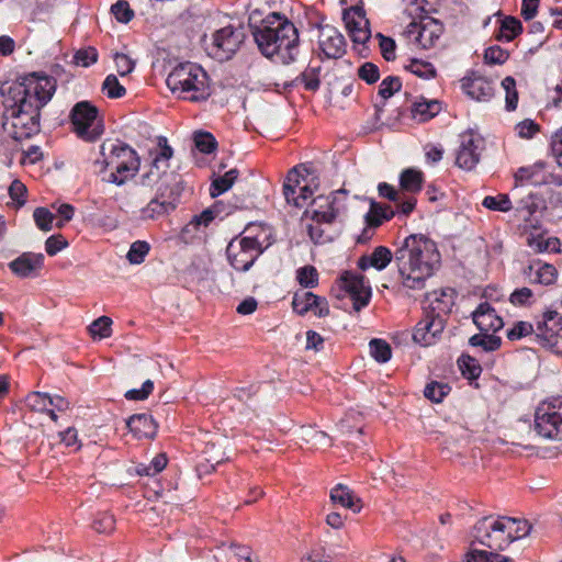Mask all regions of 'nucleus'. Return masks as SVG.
I'll list each match as a JSON object with an SVG mask.
<instances>
[{"label":"nucleus","mask_w":562,"mask_h":562,"mask_svg":"<svg viewBox=\"0 0 562 562\" xmlns=\"http://www.w3.org/2000/svg\"><path fill=\"white\" fill-rule=\"evenodd\" d=\"M473 322L481 331H497L504 323L495 313V310L488 303H481L473 312Z\"/></svg>","instance_id":"nucleus-24"},{"label":"nucleus","mask_w":562,"mask_h":562,"mask_svg":"<svg viewBox=\"0 0 562 562\" xmlns=\"http://www.w3.org/2000/svg\"><path fill=\"white\" fill-rule=\"evenodd\" d=\"M535 430L547 439L562 440V397L541 402L535 412Z\"/></svg>","instance_id":"nucleus-7"},{"label":"nucleus","mask_w":562,"mask_h":562,"mask_svg":"<svg viewBox=\"0 0 562 562\" xmlns=\"http://www.w3.org/2000/svg\"><path fill=\"white\" fill-rule=\"evenodd\" d=\"M99 111L89 101H80L70 111V122L75 133L83 140L94 142L103 133V127L98 122Z\"/></svg>","instance_id":"nucleus-8"},{"label":"nucleus","mask_w":562,"mask_h":562,"mask_svg":"<svg viewBox=\"0 0 562 562\" xmlns=\"http://www.w3.org/2000/svg\"><path fill=\"white\" fill-rule=\"evenodd\" d=\"M245 37L243 27H234L232 25L222 27L213 34V42L209 47V54L220 61L228 60L239 49Z\"/></svg>","instance_id":"nucleus-10"},{"label":"nucleus","mask_w":562,"mask_h":562,"mask_svg":"<svg viewBox=\"0 0 562 562\" xmlns=\"http://www.w3.org/2000/svg\"><path fill=\"white\" fill-rule=\"evenodd\" d=\"M128 430L137 439H153L157 434L158 425L154 418L147 414H135L126 420Z\"/></svg>","instance_id":"nucleus-25"},{"label":"nucleus","mask_w":562,"mask_h":562,"mask_svg":"<svg viewBox=\"0 0 562 562\" xmlns=\"http://www.w3.org/2000/svg\"><path fill=\"white\" fill-rule=\"evenodd\" d=\"M172 211L173 209L171 207L170 202L161 201L155 195L150 199L146 206L140 209L139 217L143 221H156L168 215Z\"/></svg>","instance_id":"nucleus-29"},{"label":"nucleus","mask_w":562,"mask_h":562,"mask_svg":"<svg viewBox=\"0 0 562 562\" xmlns=\"http://www.w3.org/2000/svg\"><path fill=\"white\" fill-rule=\"evenodd\" d=\"M469 342L471 346L481 347L485 351H494L501 347L502 340L495 335L477 334L473 335Z\"/></svg>","instance_id":"nucleus-39"},{"label":"nucleus","mask_w":562,"mask_h":562,"mask_svg":"<svg viewBox=\"0 0 562 562\" xmlns=\"http://www.w3.org/2000/svg\"><path fill=\"white\" fill-rule=\"evenodd\" d=\"M358 77L368 85H373L380 79V71L375 64L367 61L359 67Z\"/></svg>","instance_id":"nucleus-56"},{"label":"nucleus","mask_w":562,"mask_h":562,"mask_svg":"<svg viewBox=\"0 0 562 562\" xmlns=\"http://www.w3.org/2000/svg\"><path fill=\"white\" fill-rule=\"evenodd\" d=\"M379 37V46L381 49V54L383 58L387 61H392L395 59V41L391 37L384 36L381 33L376 35Z\"/></svg>","instance_id":"nucleus-59"},{"label":"nucleus","mask_w":562,"mask_h":562,"mask_svg":"<svg viewBox=\"0 0 562 562\" xmlns=\"http://www.w3.org/2000/svg\"><path fill=\"white\" fill-rule=\"evenodd\" d=\"M168 88L190 101L206 100L211 92L207 74L196 64L177 65L166 79Z\"/></svg>","instance_id":"nucleus-5"},{"label":"nucleus","mask_w":562,"mask_h":562,"mask_svg":"<svg viewBox=\"0 0 562 562\" xmlns=\"http://www.w3.org/2000/svg\"><path fill=\"white\" fill-rule=\"evenodd\" d=\"M301 436L305 441L312 442L315 446H325L328 441V437L324 431L315 430L311 427H303Z\"/></svg>","instance_id":"nucleus-61"},{"label":"nucleus","mask_w":562,"mask_h":562,"mask_svg":"<svg viewBox=\"0 0 562 562\" xmlns=\"http://www.w3.org/2000/svg\"><path fill=\"white\" fill-rule=\"evenodd\" d=\"M292 306L299 315L313 312L318 317L329 314V306L325 297L318 296L308 291H297L293 295Z\"/></svg>","instance_id":"nucleus-20"},{"label":"nucleus","mask_w":562,"mask_h":562,"mask_svg":"<svg viewBox=\"0 0 562 562\" xmlns=\"http://www.w3.org/2000/svg\"><path fill=\"white\" fill-rule=\"evenodd\" d=\"M513 522L509 521V517L501 516L493 518V526L495 527V537L502 542V551L505 550L513 541L510 536V526Z\"/></svg>","instance_id":"nucleus-38"},{"label":"nucleus","mask_w":562,"mask_h":562,"mask_svg":"<svg viewBox=\"0 0 562 562\" xmlns=\"http://www.w3.org/2000/svg\"><path fill=\"white\" fill-rule=\"evenodd\" d=\"M557 269L549 263H537L536 277L532 282L549 285L555 281Z\"/></svg>","instance_id":"nucleus-45"},{"label":"nucleus","mask_w":562,"mask_h":562,"mask_svg":"<svg viewBox=\"0 0 562 562\" xmlns=\"http://www.w3.org/2000/svg\"><path fill=\"white\" fill-rule=\"evenodd\" d=\"M394 260V252L385 246H378L370 256H362L358 261L361 270L372 267L379 271L385 269Z\"/></svg>","instance_id":"nucleus-28"},{"label":"nucleus","mask_w":562,"mask_h":562,"mask_svg":"<svg viewBox=\"0 0 562 562\" xmlns=\"http://www.w3.org/2000/svg\"><path fill=\"white\" fill-rule=\"evenodd\" d=\"M44 255L23 252L9 263L10 270L19 278H34L44 265Z\"/></svg>","instance_id":"nucleus-23"},{"label":"nucleus","mask_w":562,"mask_h":562,"mask_svg":"<svg viewBox=\"0 0 562 562\" xmlns=\"http://www.w3.org/2000/svg\"><path fill=\"white\" fill-rule=\"evenodd\" d=\"M55 88L53 78L36 72L9 88L13 102L9 133L13 139L23 140L40 132L41 109L52 99Z\"/></svg>","instance_id":"nucleus-1"},{"label":"nucleus","mask_w":562,"mask_h":562,"mask_svg":"<svg viewBox=\"0 0 562 562\" xmlns=\"http://www.w3.org/2000/svg\"><path fill=\"white\" fill-rule=\"evenodd\" d=\"M394 211L390 206H382L372 202L369 212L366 214V222L370 227L380 226L383 221L390 220Z\"/></svg>","instance_id":"nucleus-35"},{"label":"nucleus","mask_w":562,"mask_h":562,"mask_svg":"<svg viewBox=\"0 0 562 562\" xmlns=\"http://www.w3.org/2000/svg\"><path fill=\"white\" fill-rule=\"evenodd\" d=\"M445 326V317L425 311V316L415 326L413 339L420 346H431L440 338Z\"/></svg>","instance_id":"nucleus-14"},{"label":"nucleus","mask_w":562,"mask_h":562,"mask_svg":"<svg viewBox=\"0 0 562 562\" xmlns=\"http://www.w3.org/2000/svg\"><path fill=\"white\" fill-rule=\"evenodd\" d=\"M115 519L109 513H101L94 518L92 528L99 533H108L114 530Z\"/></svg>","instance_id":"nucleus-55"},{"label":"nucleus","mask_w":562,"mask_h":562,"mask_svg":"<svg viewBox=\"0 0 562 562\" xmlns=\"http://www.w3.org/2000/svg\"><path fill=\"white\" fill-rule=\"evenodd\" d=\"M482 205L488 210L499 212H508L513 209L512 201L507 194L487 195L483 199Z\"/></svg>","instance_id":"nucleus-43"},{"label":"nucleus","mask_w":562,"mask_h":562,"mask_svg":"<svg viewBox=\"0 0 562 562\" xmlns=\"http://www.w3.org/2000/svg\"><path fill=\"white\" fill-rule=\"evenodd\" d=\"M427 300L429 301V306L425 311L439 317L448 315L453 306V295L450 289L434 291L427 295Z\"/></svg>","instance_id":"nucleus-27"},{"label":"nucleus","mask_w":562,"mask_h":562,"mask_svg":"<svg viewBox=\"0 0 562 562\" xmlns=\"http://www.w3.org/2000/svg\"><path fill=\"white\" fill-rule=\"evenodd\" d=\"M153 181L157 186L155 195L161 201L170 202L171 207L175 210L183 190L180 176L164 170L161 172H155L150 183Z\"/></svg>","instance_id":"nucleus-15"},{"label":"nucleus","mask_w":562,"mask_h":562,"mask_svg":"<svg viewBox=\"0 0 562 562\" xmlns=\"http://www.w3.org/2000/svg\"><path fill=\"white\" fill-rule=\"evenodd\" d=\"M262 252L261 244L252 237L235 238L226 248L229 265L240 272L248 271Z\"/></svg>","instance_id":"nucleus-9"},{"label":"nucleus","mask_w":562,"mask_h":562,"mask_svg":"<svg viewBox=\"0 0 562 562\" xmlns=\"http://www.w3.org/2000/svg\"><path fill=\"white\" fill-rule=\"evenodd\" d=\"M159 153L153 159L150 171L143 176V184H150L151 178L155 172H161L169 166V159L173 155L172 148L169 146L168 140L164 136L158 137Z\"/></svg>","instance_id":"nucleus-26"},{"label":"nucleus","mask_w":562,"mask_h":562,"mask_svg":"<svg viewBox=\"0 0 562 562\" xmlns=\"http://www.w3.org/2000/svg\"><path fill=\"white\" fill-rule=\"evenodd\" d=\"M424 175L414 168H407L400 176L401 188L407 192L416 193L422 190Z\"/></svg>","instance_id":"nucleus-33"},{"label":"nucleus","mask_w":562,"mask_h":562,"mask_svg":"<svg viewBox=\"0 0 562 562\" xmlns=\"http://www.w3.org/2000/svg\"><path fill=\"white\" fill-rule=\"evenodd\" d=\"M508 52L499 46H491L484 54L485 61L491 65H502L508 59Z\"/></svg>","instance_id":"nucleus-58"},{"label":"nucleus","mask_w":562,"mask_h":562,"mask_svg":"<svg viewBox=\"0 0 562 562\" xmlns=\"http://www.w3.org/2000/svg\"><path fill=\"white\" fill-rule=\"evenodd\" d=\"M194 144L195 147L204 154H210L216 148V139L211 133L207 132H196L194 134Z\"/></svg>","instance_id":"nucleus-53"},{"label":"nucleus","mask_w":562,"mask_h":562,"mask_svg":"<svg viewBox=\"0 0 562 562\" xmlns=\"http://www.w3.org/2000/svg\"><path fill=\"white\" fill-rule=\"evenodd\" d=\"M443 32L442 24L434 18H422L418 23H411L408 26V35L422 48H430L440 38Z\"/></svg>","instance_id":"nucleus-16"},{"label":"nucleus","mask_w":562,"mask_h":562,"mask_svg":"<svg viewBox=\"0 0 562 562\" xmlns=\"http://www.w3.org/2000/svg\"><path fill=\"white\" fill-rule=\"evenodd\" d=\"M296 279L304 288H315L318 284V272L313 266H304L297 269Z\"/></svg>","instance_id":"nucleus-47"},{"label":"nucleus","mask_w":562,"mask_h":562,"mask_svg":"<svg viewBox=\"0 0 562 562\" xmlns=\"http://www.w3.org/2000/svg\"><path fill=\"white\" fill-rule=\"evenodd\" d=\"M100 155L102 159H97L94 166L99 168V172H103L108 168L111 169L106 179L110 183L122 186L138 171L137 153L122 142H104L101 145Z\"/></svg>","instance_id":"nucleus-4"},{"label":"nucleus","mask_w":562,"mask_h":562,"mask_svg":"<svg viewBox=\"0 0 562 562\" xmlns=\"http://www.w3.org/2000/svg\"><path fill=\"white\" fill-rule=\"evenodd\" d=\"M227 562H260L249 547L231 543L222 548Z\"/></svg>","instance_id":"nucleus-32"},{"label":"nucleus","mask_w":562,"mask_h":562,"mask_svg":"<svg viewBox=\"0 0 562 562\" xmlns=\"http://www.w3.org/2000/svg\"><path fill=\"white\" fill-rule=\"evenodd\" d=\"M533 333L532 324L528 322H517L513 328L507 331V338L509 340H518L522 337L529 336Z\"/></svg>","instance_id":"nucleus-60"},{"label":"nucleus","mask_w":562,"mask_h":562,"mask_svg":"<svg viewBox=\"0 0 562 562\" xmlns=\"http://www.w3.org/2000/svg\"><path fill=\"white\" fill-rule=\"evenodd\" d=\"M318 45L327 58H340L346 52L345 37L337 29L329 25L321 27Z\"/></svg>","instance_id":"nucleus-21"},{"label":"nucleus","mask_w":562,"mask_h":562,"mask_svg":"<svg viewBox=\"0 0 562 562\" xmlns=\"http://www.w3.org/2000/svg\"><path fill=\"white\" fill-rule=\"evenodd\" d=\"M154 390V382L151 380H146L140 389H133L125 393V397L130 401H143L148 397V395Z\"/></svg>","instance_id":"nucleus-63"},{"label":"nucleus","mask_w":562,"mask_h":562,"mask_svg":"<svg viewBox=\"0 0 562 562\" xmlns=\"http://www.w3.org/2000/svg\"><path fill=\"white\" fill-rule=\"evenodd\" d=\"M406 69L423 79H429L436 76V68L434 65L419 59H412L406 66Z\"/></svg>","instance_id":"nucleus-44"},{"label":"nucleus","mask_w":562,"mask_h":562,"mask_svg":"<svg viewBox=\"0 0 562 562\" xmlns=\"http://www.w3.org/2000/svg\"><path fill=\"white\" fill-rule=\"evenodd\" d=\"M34 221L41 231L49 232L53 228L55 215L45 207H37L33 213Z\"/></svg>","instance_id":"nucleus-54"},{"label":"nucleus","mask_w":562,"mask_h":562,"mask_svg":"<svg viewBox=\"0 0 562 562\" xmlns=\"http://www.w3.org/2000/svg\"><path fill=\"white\" fill-rule=\"evenodd\" d=\"M460 147L457 154V165L465 170H472L480 161L484 140L473 132L461 134Z\"/></svg>","instance_id":"nucleus-17"},{"label":"nucleus","mask_w":562,"mask_h":562,"mask_svg":"<svg viewBox=\"0 0 562 562\" xmlns=\"http://www.w3.org/2000/svg\"><path fill=\"white\" fill-rule=\"evenodd\" d=\"M449 391L448 384L434 381L426 385L424 395L434 403H440Z\"/></svg>","instance_id":"nucleus-46"},{"label":"nucleus","mask_w":562,"mask_h":562,"mask_svg":"<svg viewBox=\"0 0 562 562\" xmlns=\"http://www.w3.org/2000/svg\"><path fill=\"white\" fill-rule=\"evenodd\" d=\"M98 60V52L94 47L78 49L74 55V64L81 67H89Z\"/></svg>","instance_id":"nucleus-52"},{"label":"nucleus","mask_w":562,"mask_h":562,"mask_svg":"<svg viewBox=\"0 0 562 562\" xmlns=\"http://www.w3.org/2000/svg\"><path fill=\"white\" fill-rule=\"evenodd\" d=\"M237 177H238L237 169H231L224 176H221V177L216 178L215 180H213L211 189H210L211 196L216 198L220 194L229 190L232 188V186L234 184L235 180L237 179Z\"/></svg>","instance_id":"nucleus-36"},{"label":"nucleus","mask_w":562,"mask_h":562,"mask_svg":"<svg viewBox=\"0 0 562 562\" xmlns=\"http://www.w3.org/2000/svg\"><path fill=\"white\" fill-rule=\"evenodd\" d=\"M502 87L506 92V109L513 111L517 108L518 92L516 89V81L513 77H505L502 81Z\"/></svg>","instance_id":"nucleus-49"},{"label":"nucleus","mask_w":562,"mask_h":562,"mask_svg":"<svg viewBox=\"0 0 562 562\" xmlns=\"http://www.w3.org/2000/svg\"><path fill=\"white\" fill-rule=\"evenodd\" d=\"M329 496L334 504H339L345 508L352 509L353 512H359L361 508V506H357V503H359L360 499L357 498L352 491L344 484H337L333 487Z\"/></svg>","instance_id":"nucleus-30"},{"label":"nucleus","mask_w":562,"mask_h":562,"mask_svg":"<svg viewBox=\"0 0 562 562\" xmlns=\"http://www.w3.org/2000/svg\"><path fill=\"white\" fill-rule=\"evenodd\" d=\"M255 42L268 58L289 65L299 53V32L295 25L280 13L268 14L259 25L251 26Z\"/></svg>","instance_id":"nucleus-3"},{"label":"nucleus","mask_w":562,"mask_h":562,"mask_svg":"<svg viewBox=\"0 0 562 562\" xmlns=\"http://www.w3.org/2000/svg\"><path fill=\"white\" fill-rule=\"evenodd\" d=\"M461 88L471 99L485 102L494 95V85L477 72H471L461 80Z\"/></svg>","instance_id":"nucleus-22"},{"label":"nucleus","mask_w":562,"mask_h":562,"mask_svg":"<svg viewBox=\"0 0 562 562\" xmlns=\"http://www.w3.org/2000/svg\"><path fill=\"white\" fill-rule=\"evenodd\" d=\"M401 88V79L396 76H389L382 80L379 88V95L386 100L398 92Z\"/></svg>","instance_id":"nucleus-51"},{"label":"nucleus","mask_w":562,"mask_h":562,"mask_svg":"<svg viewBox=\"0 0 562 562\" xmlns=\"http://www.w3.org/2000/svg\"><path fill=\"white\" fill-rule=\"evenodd\" d=\"M370 353L380 363L387 362L392 356L391 346L383 339L374 338L370 341Z\"/></svg>","instance_id":"nucleus-40"},{"label":"nucleus","mask_w":562,"mask_h":562,"mask_svg":"<svg viewBox=\"0 0 562 562\" xmlns=\"http://www.w3.org/2000/svg\"><path fill=\"white\" fill-rule=\"evenodd\" d=\"M509 521L513 522V525L510 526L512 541H515L529 535L531 526L527 520L509 517Z\"/></svg>","instance_id":"nucleus-62"},{"label":"nucleus","mask_w":562,"mask_h":562,"mask_svg":"<svg viewBox=\"0 0 562 562\" xmlns=\"http://www.w3.org/2000/svg\"><path fill=\"white\" fill-rule=\"evenodd\" d=\"M551 150L557 162L562 167V127L552 136Z\"/></svg>","instance_id":"nucleus-64"},{"label":"nucleus","mask_w":562,"mask_h":562,"mask_svg":"<svg viewBox=\"0 0 562 562\" xmlns=\"http://www.w3.org/2000/svg\"><path fill=\"white\" fill-rule=\"evenodd\" d=\"M111 12L115 16V19L121 23H127L134 16V12L130 8L128 2L124 0H119L117 2L112 4Z\"/></svg>","instance_id":"nucleus-57"},{"label":"nucleus","mask_w":562,"mask_h":562,"mask_svg":"<svg viewBox=\"0 0 562 562\" xmlns=\"http://www.w3.org/2000/svg\"><path fill=\"white\" fill-rule=\"evenodd\" d=\"M345 190H337L331 195H318L311 203L312 220L316 223H333L339 212L344 209L341 198L346 195Z\"/></svg>","instance_id":"nucleus-11"},{"label":"nucleus","mask_w":562,"mask_h":562,"mask_svg":"<svg viewBox=\"0 0 562 562\" xmlns=\"http://www.w3.org/2000/svg\"><path fill=\"white\" fill-rule=\"evenodd\" d=\"M341 286L352 300L355 311L367 306L371 299V288L366 284L364 277L346 271L341 278Z\"/></svg>","instance_id":"nucleus-18"},{"label":"nucleus","mask_w":562,"mask_h":562,"mask_svg":"<svg viewBox=\"0 0 562 562\" xmlns=\"http://www.w3.org/2000/svg\"><path fill=\"white\" fill-rule=\"evenodd\" d=\"M102 91L111 99H117L126 93L115 75H109L102 83Z\"/></svg>","instance_id":"nucleus-48"},{"label":"nucleus","mask_w":562,"mask_h":562,"mask_svg":"<svg viewBox=\"0 0 562 562\" xmlns=\"http://www.w3.org/2000/svg\"><path fill=\"white\" fill-rule=\"evenodd\" d=\"M474 543H480L490 549H471L465 555V562H514L510 558L497 553L502 551V542L495 537L493 517H483L474 526Z\"/></svg>","instance_id":"nucleus-6"},{"label":"nucleus","mask_w":562,"mask_h":562,"mask_svg":"<svg viewBox=\"0 0 562 562\" xmlns=\"http://www.w3.org/2000/svg\"><path fill=\"white\" fill-rule=\"evenodd\" d=\"M302 171H306L303 166L293 167L286 175L283 183V194L289 204L296 207H304L313 191L308 184L301 186L304 180Z\"/></svg>","instance_id":"nucleus-12"},{"label":"nucleus","mask_w":562,"mask_h":562,"mask_svg":"<svg viewBox=\"0 0 562 562\" xmlns=\"http://www.w3.org/2000/svg\"><path fill=\"white\" fill-rule=\"evenodd\" d=\"M342 19L355 43L364 44L370 38L369 21L362 7L353 5L345 10Z\"/></svg>","instance_id":"nucleus-19"},{"label":"nucleus","mask_w":562,"mask_h":562,"mask_svg":"<svg viewBox=\"0 0 562 562\" xmlns=\"http://www.w3.org/2000/svg\"><path fill=\"white\" fill-rule=\"evenodd\" d=\"M149 250L150 246L147 241L137 240L131 245L126 258L130 263L139 265L145 260V257L148 255Z\"/></svg>","instance_id":"nucleus-42"},{"label":"nucleus","mask_w":562,"mask_h":562,"mask_svg":"<svg viewBox=\"0 0 562 562\" xmlns=\"http://www.w3.org/2000/svg\"><path fill=\"white\" fill-rule=\"evenodd\" d=\"M441 111V103L437 100H426L415 102L412 108V116L418 122H426Z\"/></svg>","instance_id":"nucleus-31"},{"label":"nucleus","mask_w":562,"mask_h":562,"mask_svg":"<svg viewBox=\"0 0 562 562\" xmlns=\"http://www.w3.org/2000/svg\"><path fill=\"white\" fill-rule=\"evenodd\" d=\"M26 406L34 412H45L48 407V393L31 392L25 397Z\"/></svg>","instance_id":"nucleus-50"},{"label":"nucleus","mask_w":562,"mask_h":562,"mask_svg":"<svg viewBox=\"0 0 562 562\" xmlns=\"http://www.w3.org/2000/svg\"><path fill=\"white\" fill-rule=\"evenodd\" d=\"M522 31L521 22L514 16H506L502 20L499 33L496 35L498 41L510 42Z\"/></svg>","instance_id":"nucleus-34"},{"label":"nucleus","mask_w":562,"mask_h":562,"mask_svg":"<svg viewBox=\"0 0 562 562\" xmlns=\"http://www.w3.org/2000/svg\"><path fill=\"white\" fill-rule=\"evenodd\" d=\"M89 334L93 339H104L112 335V319L108 316H100L88 327Z\"/></svg>","instance_id":"nucleus-37"},{"label":"nucleus","mask_w":562,"mask_h":562,"mask_svg":"<svg viewBox=\"0 0 562 562\" xmlns=\"http://www.w3.org/2000/svg\"><path fill=\"white\" fill-rule=\"evenodd\" d=\"M394 263L405 288L420 290L440 266L434 240L423 234L405 237L394 251Z\"/></svg>","instance_id":"nucleus-2"},{"label":"nucleus","mask_w":562,"mask_h":562,"mask_svg":"<svg viewBox=\"0 0 562 562\" xmlns=\"http://www.w3.org/2000/svg\"><path fill=\"white\" fill-rule=\"evenodd\" d=\"M458 364L462 374L470 380L477 379L482 372L477 361L468 355H462L458 360Z\"/></svg>","instance_id":"nucleus-41"},{"label":"nucleus","mask_w":562,"mask_h":562,"mask_svg":"<svg viewBox=\"0 0 562 562\" xmlns=\"http://www.w3.org/2000/svg\"><path fill=\"white\" fill-rule=\"evenodd\" d=\"M204 448L202 450V454L204 456V461H200L196 465V471L202 473H209L215 470V467L222 463L227 459L225 453V448L227 445L226 437L214 434H206L203 439Z\"/></svg>","instance_id":"nucleus-13"}]
</instances>
